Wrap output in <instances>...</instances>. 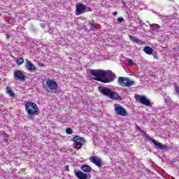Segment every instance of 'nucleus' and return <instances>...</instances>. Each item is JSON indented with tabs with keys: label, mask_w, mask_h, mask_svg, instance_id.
I'll list each match as a JSON object with an SVG mask.
<instances>
[{
	"label": "nucleus",
	"mask_w": 179,
	"mask_h": 179,
	"mask_svg": "<svg viewBox=\"0 0 179 179\" xmlns=\"http://www.w3.org/2000/svg\"><path fill=\"white\" fill-rule=\"evenodd\" d=\"M90 73L92 76H95L94 80L101 82L102 83H110L114 82V79H115V74L110 70H90Z\"/></svg>",
	"instance_id": "1"
},
{
	"label": "nucleus",
	"mask_w": 179,
	"mask_h": 179,
	"mask_svg": "<svg viewBox=\"0 0 179 179\" xmlns=\"http://www.w3.org/2000/svg\"><path fill=\"white\" fill-rule=\"evenodd\" d=\"M98 90L101 94H103V96L109 97V99H111L112 100H121L120 94L111 88L100 86L98 87Z\"/></svg>",
	"instance_id": "2"
},
{
	"label": "nucleus",
	"mask_w": 179,
	"mask_h": 179,
	"mask_svg": "<svg viewBox=\"0 0 179 179\" xmlns=\"http://www.w3.org/2000/svg\"><path fill=\"white\" fill-rule=\"evenodd\" d=\"M25 110L28 113L29 120H33V116L38 113V106L34 102H27L25 104Z\"/></svg>",
	"instance_id": "3"
},
{
	"label": "nucleus",
	"mask_w": 179,
	"mask_h": 179,
	"mask_svg": "<svg viewBox=\"0 0 179 179\" xmlns=\"http://www.w3.org/2000/svg\"><path fill=\"white\" fill-rule=\"evenodd\" d=\"M117 83L122 87H131L135 85V81L127 78V77H119Z\"/></svg>",
	"instance_id": "4"
},
{
	"label": "nucleus",
	"mask_w": 179,
	"mask_h": 179,
	"mask_svg": "<svg viewBox=\"0 0 179 179\" xmlns=\"http://www.w3.org/2000/svg\"><path fill=\"white\" fill-rule=\"evenodd\" d=\"M76 16H79V15H83V13H86L87 12H92V8H90L87 6L80 3L76 5Z\"/></svg>",
	"instance_id": "5"
},
{
	"label": "nucleus",
	"mask_w": 179,
	"mask_h": 179,
	"mask_svg": "<svg viewBox=\"0 0 179 179\" xmlns=\"http://www.w3.org/2000/svg\"><path fill=\"white\" fill-rule=\"evenodd\" d=\"M135 99L138 103L146 106V107H152V102H150V100L148 99L145 96H141V95L136 94Z\"/></svg>",
	"instance_id": "6"
},
{
	"label": "nucleus",
	"mask_w": 179,
	"mask_h": 179,
	"mask_svg": "<svg viewBox=\"0 0 179 179\" xmlns=\"http://www.w3.org/2000/svg\"><path fill=\"white\" fill-rule=\"evenodd\" d=\"M114 108L117 115L127 117V110H125V108H124V107H122L121 105L115 103L114 105Z\"/></svg>",
	"instance_id": "7"
},
{
	"label": "nucleus",
	"mask_w": 179,
	"mask_h": 179,
	"mask_svg": "<svg viewBox=\"0 0 179 179\" xmlns=\"http://www.w3.org/2000/svg\"><path fill=\"white\" fill-rule=\"evenodd\" d=\"M150 142H152V143H154L155 148L157 149H160L161 150H170V147L164 145V144H162L160 143H159V141L153 139V138H150Z\"/></svg>",
	"instance_id": "8"
},
{
	"label": "nucleus",
	"mask_w": 179,
	"mask_h": 179,
	"mask_svg": "<svg viewBox=\"0 0 179 179\" xmlns=\"http://www.w3.org/2000/svg\"><path fill=\"white\" fill-rule=\"evenodd\" d=\"M71 141H73V142L77 143V144L76 145V148L77 149H80L82 148V146H83V143H85V142H86L85 138H83L79 136H76L73 138L71 139Z\"/></svg>",
	"instance_id": "9"
},
{
	"label": "nucleus",
	"mask_w": 179,
	"mask_h": 179,
	"mask_svg": "<svg viewBox=\"0 0 179 179\" xmlns=\"http://www.w3.org/2000/svg\"><path fill=\"white\" fill-rule=\"evenodd\" d=\"M46 85L50 90H57V89H58V84L53 80L48 79L46 82Z\"/></svg>",
	"instance_id": "10"
},
{
	"label": "nucleus",
	"mask_w": 179,
	"mask_h": 179,
	"mask_svg": "<svg viewBox=\"0 0 179 179\" xmlns=\"http://www.w3.org/2000/svg\"><path fill=\"white\" fill-rule=\"evenodd\" d=\"M75 176L78 179H87V177L89 176V178H90L91 176L87 175L85 173H83L82 171H74Z\"/></svg>",
	"instance_id": "11"
},
{
	"label": "nucleus",
	"mask_w": 179,
	"mask_h": 179,
	"mask_svg": "<svg viewBox=\"0 0 179 179\" xmlns=\"http://www.w3.org/2000/svg\"><path fill=\"white\" fill-rule=\"evenodd\" d=\"M14 78L18 80L23 81L26 79V76L19 70L14 71Z\"/></svg>",
	"instance_id": "12"
},
{
	"label": "nucleus",
	"mask_w": 179,
	"mask_h": 179,
	"mask_svg": "<svg viewBox=\"0 0 179 179\" xmlns=\"http://www.w3.org/2000/svg\"><path fill=\"white\" fill-rule=\"evenodd\" d=\"M25 68L27 71H29V72H34L36 69V66L27 59H26Z\"/></svg>",
	"instance_id": "13"
},
{
	"label": "nucleus",
	"mask_w": 179,
	"mask_h": 179,
	"mask_svg": "<svg viewBox=\"0 0 179 179\" xmlns=\"http://www.w3.org/2000/svg\"><path fill=\"white\" fill-rule=\"evenodd\" d=\"M90 160L92 163H94L95 166H97V167L101 168V166L103 164V162H101V159L96 156H92L90 157Z\"/></svg>",
	"instance_id": "14"
},
{
	"label": "nucleus",
	"mask_w": 179,
	"mask_h": 179,
	"mask_svg": "<svg viewBox=\"0 0 179 179\" xmlns=\"http://www.w3.org/2000/svg\"><path fill=\"white\" fill-rule=\"evenodd\" d=\"M129 38L131 40V41H133V43H135L136 44H141V45L143 44V41L139 40L136 36H134L132 35H129Z\"/></svg>",
	"instance_id": "15"
},
{
	"label": "nucleus",
	"mask_w": 179,
	"mask_h": 179,
	"mask_svg": "<svg viewBox=\"0 0 179 179\" xmlns=\"http://www.w3.org/2000/svg\"><path fill=\"white\" fill-rule=\"evenodd\" d=\"M143 51L144 52H145V54H148V55H152V54L153 53V49L150 48V46H145L143 48Z\"/></svg>",
	"instance_id": "16"
},
{
	"label": "nucleus",
	"mask_w": 179,
	"mask_h": 179,
	"mask_svg": "<svg viewBox=\"0 0 179 179\" xmlns=\"http://www.w3.org/2000/svg\"><path fill=\"white\" fill-rule=\"evenodd\" d=\"M81 169L83 170V171H84L85 173H90L92 171V168H90V166L89 165H83L81 167Z\"/></svg>",
	"instance_id": "17"
},
{
	"label": "nucleus",
	"mask_w": 179,
	"mask_h": 179,
	"mask_svg": "<svg viewBox=\"0 0 179 179\" xmlns=\"http://www.w3.org/2000/svg\"><path fill=\"white\" fill-rule=\"evenodd\" d=\"M6 93L10 96V97H15V93H13V91L10 90V87H6Z\"/></svg>",
	"instance_id": "18"
},
{
	"label": "nucleus",
	"mask_w": 179,
	"mask_h": 179,
	"mask_svg": "<svg viewBox=\"0 0 179 179\" xmlns=\"http://www.w3.org/2000/svg\"><path fill=\"white\" fill-rule=\"evenodd\" d=\"M24 63V58L19 57L17 59V65H18V66H20V65H23Z\"/></svg>",
	"instance_id": "19"
},
{
	"label": "nucleus",
	"mask_w": 179,
	"mask_h": 179,
	"mask_svg": "<svg viewBox=\"0 0 179 179\" xmlns=\"http://www.w3.org/2000/svg\"><path fill=\"white\" fill-rule=\"evenodd\" d=\"M154 30H157V29L160 28V26L157 24H152L150 26Z\"/></svg>",
	"instance_id": "20"
},
{
	"label": "nucleus",
	"mask_w": 179,
	"mask_h": 179,
	"mask_svg": "<svg viewBox=\"0 0 179 179\" xmlns=\"http://www.w3.org/2000/svg\"><path fill=\"white\" fill-rule=\"evenodd\" d=\"M90 27L91 30H97V27H96V25H94V24H91L90 25Z\"/></svg>",
	"instance_id": "21"
},
{
	"label": "nucleus",
	"mask_w": 179,
	"mask_h": 179,
	"mask_svg": "<svg viewBox=\"0 0 179 179\" xmlns=\"http://www.w3.org/2000/svg\"><path fill=\"white\" fill-rule=\"evenodd\" d=\"M72 129H71V128H67L66 129V134H68V135H71V134H72Z\"/></svg>",
	"instance_id": "22"
},
{
	"label": "nucleus",
	"mask_w": 179,
	"mask_h": 179,
	"mask_svg": "<svg viewBox=\"0 0 179 179\" xmlns=\"http://www.w3.org/2000/svg\"><path fill=\"white\" fill-rule=\"evenodd\" d=\"M128 64H129V65H134V61H132V59H129Z\"/></svg>",
	"instance_id": "23"
},
{
	"label": "nucleus",
	"mask_w": 179,
	"mask_h": 179,
	"mask_svg": "<svg viewBox=\"0 0 179 179\" xmlns=\"http://www.w3.org/2000/svg\"><path fill=\"white\" fill-rule=\"evenodd\" d=\"M117 20L118 22H120V23H122V22H124V19L122 17H119Z\"/></svg>",
	"instance_id": "24"
},
{
	"label": "nucleus",
	"mask_w": 179,
	"mask_h": 179,
	"mask_svg": "<svg viewBox=\"0 0 179 179\" xmlns=\"http://www.w3.org/2000/svg\"><path fill=\"white\" fill-rule=\"evenodd\" d=\"M41 27H42V29H45V24L41 23Z\"/></svg>",
	"instance_id": "25"
},
{
	"label": "nucleus",
	"mask_w": 179,
	"mask_h": 179,
	"mask_svg": "<svg viewBox=\"0 0 179 179\" xmlns=\"http://www.w3.org/2000/svg\"><path fill=\"white\" fill-rule=\"evenodd\" d=\"M138 131H140V132H143V134H145V131H143V129H141V127H138Z\"/></svg>",
	"instance_id": "26"
},
{
	"label": "nucleus",
	"mask_w": 179,
	"mask_h": 179,
	"mask_svg": "<svg viewBox=\"0 0 179 179\" xmlns=\"http://www.w3.org/2000/svg\"><path fill=\"white\" fill-rule=\"evenodd\" d=\"M65 170H66V171H69V166L66 165V166H65Z\"/></svg>",
	"instance_id": "27"
},
{
	"label": "nucleus",
	"mask_w": 179,
	"mask_h": 179,
	"mask_svg": "<svg viewBox=\"0 0 179 179\" xmlns=\"http://www.w3.org/2000/svg\"><path fill=\"white\" fill-rule=\"evenodd\" d=\"M117 11H115V12L113 13V16H115V15H117Z\"/></svg>",
	"instance_id": "28"
},
{
	"label": "nucleus",
	"mask_w": 179,
	"mask_h": 179,
	"mask_svg": "<svg viewBox=\"0 0 179 179\" xmlns=\"http://www.w3.org/2000/svg\"><path fill=\"white\" fill-rule=\"evenodd\" d=\"M154 58H156L157 59V54L154 55Z\"/></svg>",
	"instance_id": "29"
},
{
	"label": "nucleus",
	"mask_w": 179,
	"mask_h": 179,
	"mask_svg": "<svg viewBox=\"0 0 179 179\" xmlns=\"http://www.w3.org/2000/svg\"><path fill=\"white\" fill-rule=\"evenodd\" d=\"M46 90L48 92V88H47Z\"/></svg>",
	"instance_id": "30"
},
{
	"label": "nucleus",
	"mask_w": 179,
	"mask_h": 179,
	"mask_svg": "<svg viewBox=\"0 0 179 179\" xmlns=\"http://www.w3.org/2000/svg\"><path fill=\"white\" fill-rule=\"evenodd\" d=\"M7 37H9V35H7Z\"/></svg>",
	"instance_id": "31"
},
{
	"label": "nucleus",
	"mask_w": 179,
	"mask_h": 179,
	"mask_svg": "<svg viewBox=\"0 0 179 179\" xmlns=\"http://www.w3.org/2000/svg\"><path fill=\"white\" fill-rule=\"evenodd\" d=\"M0 80H1V78H0Z\"/></svg>",
	"instance_id": "32"
}]
</instances>
